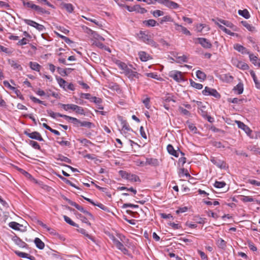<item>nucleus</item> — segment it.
Returning <instances> with one entry per match:
<instances>
[{
	"instance_id": "nucleus-1",
	"label": "nucleus",
	"mask_w": 260,
	"mask_h": 260,
	"mask_svg": "<svg viewBox=\"0 0 260 260\" xmlns=\"http://www.w3.org/2000/svg\"><path fill=\"white\" fill-rule=\"evenodd\" d=\"M139 37L146 44L154 47H157V44L152 39H151V36L146 34L144 31L141 30L139 34Z\"/></svg>"
},
{
	"instance_id": "nucleus-2",
	"label": "nucleus",
	"mask_w": 260,
	"mask_h": 260,
	"mask_svg": "<svg viewBox=\"0 0 260 260\" xmlns=\"http://www.w3.org/2000/svg\"><path fill=\"white\" fill-rule=\"evenodd\" d=\"M63 199L67 201L68 203L71 206H74L77 209L88 215L90 218H93V216L91 213L88 211L85 210L84 208L79 205L77 204L76 202L72 201V200L68 199L67 197H63Z\"/></svg>"
},
{
	"instance_id": "nucleus-3",
	"label": "nucleus",
	"mask_w": 260,
	"mask_h": 260,
	"mask_svg": "<svg viewBox=\"0 0 260 260\" xmlns=\"http://www.w3.org/2000/svg\"><path fill=\"white\" fill-rule=\"evenodd\" d=\"M202 93L205 95H212L218 99L220 98V94L216 89L207 86L205 87V89L203 90Z\"/></svg>"
},
{
	"instance_id": "nucleus-4",
	"label": "nucleus",
	"mask_w": 260,
	"mask_h": 260,
	"mask_svg": "<svg viewBox=\"0 0 260 260\" xmlns=\"http://www.w3.org/2000/svg\"><path fill=\"white\" fill-rule=\"evenodd\" d=\"M154 1H157L159 4L165 5L170 9H177L179 7L177 3L171 0H154Z\"/></svg>"
},
{
	"instance_id": "nucleus-5",
	"label": "nucleus",
	"mask_w": 260,
	"mask_h": 260,
	"mask_svg": "<svg viewBox=\"0 0 260 260\" xmlns=\"http://www.w3.org/2000/svg\"><path fill=\"white\" fill-rule=\"evenodd\" d=\"M24 134L30 139H35L39 141H44V139L42 137L41 134L38 132L29 133L27 131H25L24 132Z\"/></svg>"
},
{
	"instance_id": "nucleus-6",
	"label": "nucleus",
	"mask_w": 260,
	"mask_h": 260,
	"mask_svg": "<svg viewBox=\"0 0 260 260\" xmlns=\"http://www.w3.org/2000/svg\"><path fill=\"white\" fill-rule=\"evenodd\" d=\"M169 76L170 77L172 78L174 80L178 82H180L183 80L182 76V73L180 71H171L169 74Z\"/></svg>"
},
{
	"instance_id": "nucleus-7",
	"label": "nucleus",
	"mask_w": 260,
	"mask_h": 260,
	"mask_svg": "<svg viewBox=\"0 0 260 260\" xmlns=\"http://www.w3.org/2000/svg\"><path fill=\"white\" fill-rule=\"evenodd\" d=\"M112 240L116 247L120 250L124 254H127L128 250L124 247L122 243H121L114 236H112Z\"/></svg>"
},
{
	"instance_id": "nucleus-8",
	"label": "nucleus",
	"mask_w": 260,
	"mask_h": 260,
	"mask_svg": "<svg viewBox=\"0 0 260 260\" xmlns=\"http://www.w3.org/2000/svg\"><path fill=\"white\" fill-rule=\"evenodd\" d=\"M232 62L233 65L241 70H246L249 69V66L247 63L239 61L237 59H232Z\"/></svg>"
},
{
	"instance_id": "nucleus-9",
	"label": "nucleus",
	"mask_w": 260,
	"mask_h": 260,
	"mask_svg": "<svg viewBox=\"0 0 260 260\" xmlns=\"http://www.w3.org/2000/svg\"><path fill=\"white\" fill-rule=\"evenodd\" d=\"M196 40L198 41V43L204 48L209 49L211 48L212 46L211 42L206 38H198L196 39Z\"/></svg>"
},
{
	"instance_id": "nucleus-10",
	"label": "nucleus",
	"mask_w": 260,
	"mask_h": 260,
	"mask_svg": "<svg viewBox=\"0 0 260 260\" xmlns=\"http://www.w3.org/2000/svg\"><path fill=\"white\" fill-rule=\"evenodd\" d=\"M81 196L84 200H85L86 201H87V202H88L90 204H92L93 205L99 207V208H100L101 209H102L104 211L109 212V210L108 208L107 207L104 206L103 204H102L101 203H95L92 200H91V199H90L89 198H86V197H84L83 196Z\"/></svg>"
},
{
	"instance_id": "nucleus-11",
	"label": "nucleus",
	"mask_w": 260,
	"mask_h": 260,
	"mask_svg": "<svg viewBox=\"0 0 260 260\" xmlns=\"http://www.w3.org/2000/svg\"><path fill=\"white\" fill-rule=\"evenodd\" d=\"M13 241L19 247L27 248L28 246L24 242L22 241L19 237L14 236L12 238Z\"/></svg>"
},
{
	"instance_id": "nucleus-12",
	"label": "nucleus",
	"mask_w": 260,
	"mask_h": 260,
	"mask_svg": "<svg viewBox=\"0 0 260 260\" xmlns=\"http://www.w3.org/2000/svg\"><path fill=\"white\" fill-rule=\"evenodd\" d=\"M126 75L130 79H133L134 78H136L138 79L140 76V74L136 72H134L130 69L127 70V71L125 72Z\"/></svg>"
},
{
	"instance_id": "nucleus-13",
	"label": "nucleus",
	"mask_w": 260,
	"mask_h": 260,
	"mask_svg": "<svg viewBox=\"0 0 260 260\" xmlns=\"http://www.w3.org/2000/svg\"><path fill=\"white\" fill-rule=\"evenodd\" d=\"M235 122L237 124L238 127L243 129L246 134H248L251 132L250 129L243 122L238 120H236Z\"/></svg>"
},
{
	"instance_id": "nucleus-14",
	"label": "nucleus",
	"mask_w": 260,
	"mask_h": 260,
	"mask_svg": "<svg viewBox=\"0 0 260 260\" xmlns=\"http://www.w3.org/2000/svg\"><path fill=\"white\" fill-rule=\"evenodd\" d=\"M234 49L242 54H249L250 52L244 46L239 44L234 45Z\"/></svg>"
},
{
	"instance_id": "nucleus-15",
	"label": "nucleus",
	"mask_w": 260,
	"mask_h": 260,
	"mask_svg": "<svg viewBox=\"0 0 260 260\" xmlns=\"http://www.w3.org/2000/svg\"><path fill=\"white\" fill-rule=\"evenodd\" d=\"M145 165H151L153 166H157L159 165V162L157 159L154 158H147L145 162Z\"/></svg>"
},
{
	"instance_id": "nucleus-16",
	"label": "nucleus",
	"mask_w": 260,
	"mask_h": 260,
	"mask_svg": "<svg viewBox=\"0 0 260 260\" xmlns=\"http://www.w3.org/2000/svg\"><path fill=\"white\" fill-rule=\"evenodd\" d=\"M167 149L168 152L171 155H173L176 157H178L179 156V152L178 151V150H175L172 145L169 144L167 146Z\"/></svg>"
},
{
	"instance_id": "nucleus-17",
	"label": "nucleus",
	"mask_w": 260,
	"mask_h": 260,
	"mask_svg": "<svg viewBox=\"0 0 260 260\" xmlns=\"http://www.w3.org/2000/svg\"><path fill=\"white\" fill-rule=\"evenodd\" d=\"M139 56L140 60L142 61H146L151 58L150 55L144 51L139 52Z\"/></svg>"
},
{
	"instance_id": "nucleus-18",
	"label": "nucleus",
	"mask_w": 260,
	"mask_h": 260,
	"mask_svg": "<svg viewBox=\"0 0 260 260\" xmlns=\"http://www.w3.org/2000/svg\"><path fill=\"white\" fill-rule=\"evenodd\" d=\"M143 23L148 27H153L155 25H158L159 24L154 19H149L143 21Z\"/></svg>"
},
{
	"instance_id": "nucleus-19",
	"label": "nucleus",
	"mask_w": 260,
	"mask_h": 260,
	"mask_svg": "<svg viewBox=\"0 0 260 260\" xmlns=\"http://www.w3.org/2000/svg\"><path fill=\"white\" fill-rule=\"evenodd\" d=\"M62 6H63V8H64L66 11L70 13H72L74 11V7L71 4L63 3Z\"/></svg>"
},
{
	"instance_id": "nucleus-20",
	"label": "nucleus",
	"mask_w": 260,
	"mask_h": 260,
	"mask_svg": "<svg viewBox=\"0 0 260 260\" xmlns=\"http://www.w3.org/2000/svg\"><path fill=\"white\" fill-rule=\"evenodd\" d=\"M34 242L37 247L40 249H43L44 248L45 244L39 238H36Z\"/></svg>"
},
{
	"instance_id": "nucleus-21",
	"label": "nucleus",
	"mask_w": 260,
	"mask_h": 260,
	"mask_svg": "<svg viewBox=\"0 0 260 260\" xmlns=\"http://www.w3.org/2000/svg\"><path fill=\"white\" fill-rule=\"evenodd\" d=\"M175 25H176L177 26L178 28H176V29L177 30H181L183 33L186 35H188V36H190L191 35V33L187 29V28L181 25H179L177 23L175 24Z\"/></svg>"
},
{
	"instance_id": "nucleus-22",
	"label": "nucleus",
	"mask_w": 260,
	"mask_h": 260,
	"mask_svg": "<svg viewBox=\"0 0 260 260\" xmlns=\"http://www.w3.org/2000/svg\"><path fill=\"white\" fill-rule=\"evenodd\" d=\"M211 161L214 165H216L217 167H218L220 168H223L225 167V164L224 163V162L220 160L213 158V159H211Z\"/></svg>"
},
{
	"instance_id": "nucleus-23",
	"label": "nucleus",
	"mask_w": 260,
	"mask_h": 260,
	"mask_svg": "<svg viewBox=\"0 0 260 260\" xmlns=\"http://www.w3.org/2000/svg\"><path fill=\"white\" fill-rule=\"evenodd\" d=\"M29 67L30 68L34 71L39 72L41 66L36 62L30 61L29 62Z\"/></svg>"
},
{
	"instance_id": "nucleus-24",
	"label": "nucleus",
	"mask_w": 260,
	"mask_h": 260,
	"mask_svg": "<svg viewBox=\"0 0 260 260\" xmlns=\"http://www.w3.org/2000/svg\"><path fill=\"white\" fill-rule=\"evenodd\" d=\"M34 10L40 14H46L48 15H49L50 14L49 11L46 10L36 5L35 7Z\"/></svg>"
},
{
	"instance_id": "nucleus-25",
	"label": "nucleus",
	"mask_w": 260,
	"mask_h": 260,
	"mask_svg": "<svg viewBox=\"0 0 260 260\" xmlns=\"http://www.w3.org/2000/svg\"><path fill=\"white\" fill-rule=\"evenodd\" d=\"M233 90L235 91H237L239 94L242 93L243 91V84L242 83H238L234 87Z\"/></svg>"
},
{
	"instance_id": "nucleus-26",
	"label": "nucleus",
	"mask_w": 260,
	"mask_h": 260,
	"mask_svg": "<svg viewBox=\"0 0 260 260\" xmlns=\"http://www.w3.org/2000/svg\"><path fill=\"white\" fill-rule=\"evenodd\" d=\"M215 23L218 26L221 30L225 32L226 34L230 35L232 36L234 35V33L232 32L230 30L225 28L224 26L220 24L218 22H215Z\"/></svg>"
},
{
	"instance_id": "nucleus-27",
	"label": "nucleus",
	"mask_w": 260,
	"mask_h": 260,
	"mask_svg": "<svg viewBox=\"0 0 260 260\" xmlns=\"http://www.w3.org/2000/svg\"><path fill=\"white\" fill-rule=\"evenodd\" d=\"M58 157L56 158L57 160H60L62 161H64L69 164H72V160L67 157L64 156L61 154H58Z\"/></svg>"
},
{
	"instance_id": "nucleus-28",
	"label": "nucleus",
	"mask_w": 260,
	"mask_h": 260,
	"mask_svg": "<svg viewBox=\"0 0 260 260\" xmlns=\"http://www.w3.org/2000/svg\"><path fill=\"white\" fill-rule=\"evenodd\" d=\"M238 14L246 19H248L250 17L249 12L246 9H244L243 10H239Z\"/></svg>"
},
{
	"instance_id": "nucleus-29",
	"label": "nucleus",
	"mask_w": 260,
	"mask_h": 260,
	"mask_svg": "<svg viewBox=\"0 0 260 260\" xmlns=\"http://www.w3.org/2000/svg\"><path fill=\"white\" fill-rule=\"evenodd\" d=\"M9 63L12 67H13L14 69H18V70L21 71L22 70V68L20 64L17 63L14 60H9Z\"/></svg>"
},
{
	"instance_id": "nucleus-30",
	"label": "nucleus",
	"mask_w": 260,
	"mask_h": 260,
	"mask_svg": "<svg viewBox=\"0 0 260 260\" xmlns=\"http://www.w3.org/2000/svg\"><path fill=\"white\" fill-rule=\"evenodd\" d=\"M127 180L132 182H140V179L139 177L135 174H129Z\"/></svg>"
},
{
	"instance_id": "nucleus-31",
	"label": "nucleus",
	"mask_w": 260,
	"mask_h": 260,
	"mask_svg": "<svg viewBox=\"0 0 260 260\" xmlns=\"http://www.w3.org/2000/svg\"><path fill=\"white\" fill-rule=\"evenodd\" d=\"M80 126L86 127L87 128H90L92 127H94V125L91 122L89 121H81L80 123Z\"/></svg>"
},
{
	"instance_id": "nucleus-32",
	"label": "nucleus",
	"mask_w": 260,
	"mask_h": 260,
	"mask_svg": "<svg viewBox=\"0 0 260 260\" xmlns=\"http://www.w3.org/2000/svg\"><path fill=\"white\" fill-rule=\"evenodd\" d=\"M196 76L198 79L203 81L206 78V75L200 70H198L196 72Z\"/></svg>"
},
{
	"instance_id": "nucleus-33",
	"label": "nucleus",
	"mask_w": 260,
	"mask_h": 260,
	"mask_svg": "<svg viewBox=\"0 0 260 260\" xmlns=\"http://www.w3.org/2000/svg\"><path fill=\"white\" fill-rule=\"evenodd\" d=\"M63 218L65 221L70 225L77 228L79 227L78 225L74 221H73L68 216L66 215H63Z\"/></svg>"
},
{
	"instance_id": "nucleus-34",
	"label": "nucleus",
	"mask_w": 260,
	"mask_h": 260,
	"mask_svg": "<svg viewBox=\"0 0 260 260\" xmlns=\"http://www.w3.org/2000/svg\"><path fill=\"white\" fill-rule=\"evenodd\" d=\"M218 21L220 22L221 23L223 24V25L226 26L227 27H229L231 28H233V27H235L234 25L231 23V22L222 19H218Z\"/></svg>"
},
{
	"instance_id": "nucleus-35",
	"label": "nucleus",
	"mask_w": 260,
	"mask_h": 260,
	"mask_svg": "<svg viewBox=\"0 0 260 260\" xmlns=\"http://www.w3.org/2000/svg\"><path fill=\"white\" fill-rule=\"evenodd\" d=\"M249 57L250 60L252 62V63L254 65L256 66L258 63H257V60L258 59V57L254 55L253 54L249 53Z\"/></svg>"
},
{
	"instance_id": "nucleus-36",
	"label": "nucleus",
	"mask_w": 260,
	"mask_h": 260,
	"mask_svg": "<svg viewBox=\"0 0 260 260\" xmlns=\"http://www.w3.org/2000/svg\"><path fill=\"white\" fill-rule=\"evenodd\" d=\"M190 83L192 87L198 89H201L203 87L202 84L200 83H197L193 81L192 79H190Z\"/></svg>"
},
{
	"instance_id": "nucleus-37",
	"label": "nucleus",
	"mask_w": 260,
	"mask_h": 260,
	"mask_svg": "<svg viewBox=\"0 0 260 260\" xmlns=\"http://www.w3.org/2000/svg\"><path fill=\"white\" fill-rule=\"evenodd\" d=\"M9 225L15 230H19V226H21L19 223L14 221L10 222Z\"/></svg>"
},
{
	"instance_id": "nucleus-38",
	"label": "nucleus",
	"mask_w": 260,
	"mask_h": 260,
	"mask_svg": "<svg viewBox=\"0 0 260 260\" xmlns=\"http://www.w3.org/2000/svg\"><path fill=\"white\" fill-rule=\"evenodd\" d=\"M56 34L57 35L58 37H59V38H61L62 39H63L64 40V41L68 44H71V43H73V42L72 41H71L70 38L66 37V36H64L63 35H61L57 32H56Z\"/></svg>"
},
{
	"instance_id": "nucleus-39",
	"label": "nucleus",
	"mask_w": 260,
	"mask_h": 260,
	"mask_svg": "<svg viewBox=\"0 0 260 260\" xmlns=\"http://www.w3.org/2000/svg\"><path fill=\"white\" fill-rule=\"evenodd\" d=\"M242 23L248 30L252 31L254 30L255 27L249 24L246 21H242Z\"/></svg>"
},
{
	"instance_id": "nucleus-40",
	"label": "nucleus",
	"mask_w": 260,
	"mask_h": 260,
	"mask_svg": "<svg viewBox=\"0 0 260 260\" xmlns=\"http://www.w3.org/2000/svg\"><path fill=\"white\" fill-rule=\"evenodd\" d=\"M22 3L24 6L34 10L35 7L36 6L35 4H32L31 2L29 1H26L24 0L22 1Z\"/></svg>"
},
{
	"instance_id": "nucleus-41",
	"label": "nucleus",
	"mask_w": 260,
	"mask_h": 260,
	"mask_svg": "<svg viewBox=\"0 0 260 260\" xmlns=\"http://www.w3.org/2000/svg\"><path fill=\"white\" fill-rule=\"evenodd\" d=\"M29 144L35 149L41 150V147L38 142L32 140H30L29 142Z\"/></svg>"
},
{
	"instance_id": "nucleus-42",
	"label": "nucleus",
	"mask_w": 260,
	"mask_h": 260,
	"mask_svg": "<svg viewBox=\"0 0 260 260\" xmlns=\"http://www.w3.org/2000/svg\"><path fill=\"white\" fill-rule=\"evenodd\" d=\"M225 185H226V183L224 181L220 182V181H216L214 184V186L216 188H221L224 187L225 186Z\"/></svg>"
},
{
	"instance_id": "nucleus-43",
	"label": "nucleus",
	"mask_w": 260,
	"mask_h": 260,
	"mask_svg": "<svg viewBox=\"0 0 260 260\" xmlns=\"http://www.w3.org/2000/svg\"><path fill=\"white\" fill-rule=\"evenodd\" d=\"M74 111H75L76 113L81 114V115H84V110L83 109V108L78 106L76 105L75 110Z\"/></svg>"
},
{
	"instance_id": "nucleus-44",
	"label": "nucleus",
	"mask_w": 260,
	"mask_h": 260,
	"mask_svg": "<svg viewBox=\"0 0 260 260\" xmlns=\"http://www.w3.org/2000/svg\"><path fill=\"white\" fill-rule=\"evenodd\" d=\"M138 5H135L133 7H130L129 6H125V8L129 11V12H134L135 11L136 12H138Z\"/></svg>"
},
{
	"instance_id": "nucleus-45",
	"label": "nucleus",
	"mask_w": 260,
	"mask_h": 260,
	"mask_svg": "<svg viewBox=\"0 0 260 260\" xmlns=\"http://www.w3.org/2000/svg\"><path fill=\"white\" fill-rule=\"evenodd\" d=\"M217 244L219 248L223 249L226 246L225 242L222 239H219L217 240Z\"/></svg>"
},
{
	"instance_id": "nucleus-46",
	"label": "nucleus",
	"mask_w": 260,
	"mask_h": 260,
	"mask_svg": "<svg viewBox=\"0 0 260 260\" xmlns=\"http://www.w3.org/2000/svg\"><path fill=\"white\" fill-rule=\"evenodd\" d=\"M57 80L60 86L65 89V86L67 84L66 81L61 78H57Z\"/></svg>"
},
{
	"instance_id": "nucleus-47",
	"label": "nucleus",
	"mask_w": 260,
	"mask_h": 260,
	"mask_svg": "<svg viewBox=\"0 0 260 260\" xmlns=\"http://www.w3.org/2000/svg\"><path fill=\"white\" fill-rule=\"evenodd\" d=\"M179 173H180V174L184 175L185 176H186L187 177H189L190 178L194 179V178L192 177H191L190 176V175L189 174V173L188 172V171L187 170L185 169L184 168L181 169L180 170Z\"/></svg>"
},
{
	"instance_id": "nucleus-48",
	"label": "nucleus",
	"mask_w": 260,
	"mask_h": 260,
	"mask_svg": "<svg viewBox=\"0 0 260 260\" xmlns=\"http://www.w3.org/2000/svg\"><path fill=\"white\" fill-rule=\"evenodd\" d=\"M151 13L155 17H157L160 16H162L164 15V12L159 10H155L153 12H151Z\"/></svg>"
},
{
	"instance_id": "nucleus-49",
	"label": "nucleus",
	"mask_w": 260,
	"mask_h": 260,
	"mask_svg": "<svg viewBox=\"0 0 260 260\" xmlns=\"http://www.w3.org/2000/svg\"><path fill=\"white\" fill-rule=\"evenodd\" d=\"M173 20L170 16L167 15L162 18L161 19L160 23L161 24L163 23L164 22H171Z\"/></svg>"
},
{
	"instance_id": "nucleus-50",
	"label": "nucleus",
	"mask_w": 260,
	"mask_h": 260,
	"mask_svg": "<svg viewBox=\"0 0 260 260\" xmlns=\"http://www.w3.org/2000/svg\"><path fill=\"white\" fill-rule=\"evenodd\" d=\"M178 110L180 113L184 115L189 116L190 115V112L187 110L184 109L182 107H179Z\"/></svg>"
},
{
	"instance_id": "nucleus-51",
	"label": "nucleus",
	"mask_w": 260,
	"mask_h": 260,
	"mask_svg": "<svg viewBox=\"0 0 260 260\" xmlns=\"http://www.w3.org/2000/svg\"><path fill=\"white\" fill-rule=\"evenodd\" d=\"M118 66L120 68L124 71L125 72L127 71V70L129 69L127 68V65L125 63L121 61H119V63H118Z\"/></svg>"
},
{
	"instance_id": "nucleus-52",
	"label": "nucleus",
	"mask_w": 260,
	"mask_h": 260,
	"mask_svg": "<svg viewBox=\"0 0 260 260\" xmlns=\"http://www.w3.org/2000/svg\"><path fill=\"white\" fill-rule=\"evenodd\" d=\"M164 102L165 103L170 102L171 101H172L173 102H176V101L174 100L172 97L170 96L169 94H167L164 98H163Z\"/></svg>"
},
{
	"instance_id": "nucleus-53",
	"label": "nucleus",
	"mask_w": 260,
	"mask_h": 260,
	"mask_svg": "<svg viewBox=\"0 0 260 260\" xmlns=\"http://www.w3.org/2000/svg\"><path fill=\"white\" fill-rule=\"evenodd\" d=\"M122 124V129H124L127 131H133V129L129 127L126 121H123L121 122Z\"/></svg>"
},
{
	"instance_id": "nucleus-54",
	"label": "nucleus",
	"mask_w": 260,
	"mask_h": 260,
	"mask_svg": "<svg viewBox=\"0 0 260 260\" xmlns=\"http://www.w3.org/2000/svg\"><path fill=\"white\" fill-rule=\"evenodd\" d=\"M30 99L31 100H32V101H33L35 103H38L39 104H43L45 106L46 105V104H45L44 101H42L32 95L30 96Z\"/></svg>"
},
{
	"instance_id": "nucleus-55",
	"label": "nucleus",
	"mask_w": 260,
	"mask_h": 260,
	"mask_svg": "<svg viewBox=\"0 0 260 260\" xmlns=\"http://www.w3.org/2000/svg\"><path fill=\"white\" fill-rule=\"evenodd\" d=\"M69 122L73 123L75 125L78 126V124H80V120L76 118L71 117Z\"/></svg>"
},
{
	"instance_id": "nucleus-56",
	"label": "nucleus",
	"mask_w": 260,
	"mask_h": 260,
	"mask_svg": "<svg viewBox=\"0 0 260 260\" xmlns=\"http://www.w3.org/2000/svg\"><path fill=\"white\" fill-rule=\"evenodd\" d=\"M23 21L27 25L31 26L32 27H35V26L36 25V24L37 23L36 22H35V21H34L33 20H30V19H25L23 20Z\"/></svg>"
},
{
	"instance_id": "nucleus-57",
	"label": "nucleus",
	"mask_w": 260,
	"mask_h": 260,
	"mask_svg": "<svg viewBox=\"0 0 260 260\" xmlns=\"http://www.w3.org/2000/svg\"><path fill=\"white\" fill-rule=\"evenodd\" d=\"M29 180L36 184H38L39 186H40L41 187H42L43 188H44V184L42 182H41V181H38V180H37L36 179H35L32 176L31 177V178L29 179Z\"/></svg>"
},
{
	"instance_id": "nucleus-58",
	"label": "nucleus",
	"mask_w": 260,
	"mask_h": 260,
	"mask_svg": "<svg viewBox=\"0 0 260 260\" xmlns=\"http://www.w3.org/2000/svg\"><path fill=\"white\" fill-rule=\"evenodd\" d=\"M18 170L28 179L29 180V179L31 178V175L27 172L25 171V170L22 169H19Z\"/></svg>"
},
{
	"instance_id": "nucleus-59",
	"label": "nucleus",
	"mask_w": 260,
	"mask_h": 260,
	"mask_svg": "<svg viewBox=\"0 0 260 260\" xmlns=\"http://www.w3.org/2000/svg\"><path fill=\"white\" fill-rule=\"evenodd\" d=\"M128 207L137 208L139 207V206L137 205H134V204H132L131 203H125V204H124L122 206V208L123 209H125V208H126Z\"/></svg>"
},
{
	"instance_id": "nucleus-60",
	"label": "nucleus",
	"mask_w": 260,
	"mask_h": 260,
	"mask_svg": "<svg viewBox=\"0 0 260 260\" xmlns=\"http://www.w3.org/2000/svg\"><path fill=\"white\" fill-rule=\"evenodd\" d=\"M16 254H17L18 256L22 258H27V256L28 255V254L20 252L19 251H14Z\"/></svg>"
},
{
	"instance_id": "nucleus-61",
	"label": "nucleus",
	"mask_w": 260,
	"mask_h": 260,
	"mask_svg": "<svg viewBox=\"0 0 260 260\" xmlns=\"http://www.w3.org/2000/svg\"><path fill=\"white\" fill-rule=\"evenodd\" d=\"M119 175L121 176L122 178L124 179H128V175L129 173H127L126 172L122 170H120L119 171Z\"/></svg>"
},
{
	"instance_id": "nucleus-62",
	"label": "nucleus",
	"mask_w": 260,
	"mask_h": 260,
	"mask_svg": "<svg viewBox=\"0 0 260 260\" xmlns=\"http://www.w3.org/2000/svg\"><path fill=\"white\" fill-rule=\"evenodd\" d=\"M160 216L161 218L164 219H172V220L174 219V218L173 216L171 214H166V213H160Z\"/></svg>"
},
{
	"instance_id": "nucleus-63",
	"label": "nucleus",
	"mask_w": 260,
	"mask_h": 260,
	"mask_svg": "<svg viewBox=\"0 0 260 260\" xmlns=\"http://www.w3.org/2000/svg\"><path fill=\"white\" fill-rule=\"evenodd\" d=\"M241 200L244 202H251L254 201V199L249 196H243Z\"/></svg>"
},
{
	"instance_id": "nucleus-64",
	"label": "nucleus",
	"mask_w": 260,
	"mask_h": 260,
	"mask_svg": "<svg viewBox=\"0 0 260 260\" xmlns=\"http://www.w3.org/2000/svg\"><path fill=\"white\" fill-rule=\"evenodd\" d=\"M57 71L62 76H66L68 75L66 69H63L61 68H57Z\"/></svg>"
}]
</instances>
